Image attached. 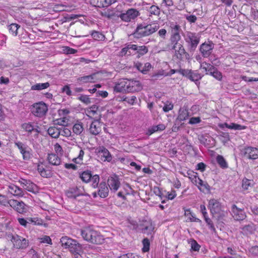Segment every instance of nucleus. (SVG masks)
I'll use <instances>...</instances> for the list:
<instances>
[{"instance_id":"nucleus-1","label":"nucleus","mask_w":258,"mask_h":258,"mask_svg":"<svg viewBox=\"0 0 258 258\" xmlns=\"http://www.w3.org/2000/svg\"><path fill=\"white\" fill-rule=\"evenodd\" d=\"M143 88L140 82H120L115 84L114 91L115 92H139Z\"/></svg>"},{"instance_id":"nucleus-2","label":"nucleus","mask_w":258,"mask_h":258,"mask_svg":"<svg viewBox=\"0 0 258 258\" xmlns=\"http://www.w3.org/2000/svg\"><path fill=\"white\" fill-rule=\"evenodd\" d=\"M159 28V25L158 24H140L137 26L134 33V35L138 38L148 36L157 31Z\"/></svg>"},{"instance_id":"nucleus-3","label":"nucleus","mask_w":258,"mask_h":258,"mask_svg":"<svg viewBox=\"0 0 258 258\" xmlns=\"http://www.w3.org/2000/svg\"><path fill=\"white\" fill-rule=\"evenodd\" d=\"M200 36L196 33L187 31L184 35V38L187 44L188 50L192 52L195 51L200 41Z\"/></svg>"},{"instance_id":"nucleus-4","label":"nucleus","mask_w":258,"mask_h":258,"mask_svg":"<svg viewBox=\"0 0 258 258\" xmlns=\"http://www.w3.org/2000/svg\"><path fill=\"white\" fill-rule=\"evenodd\" d=\"M174 73H178L180 75L186 77V79L189 80L190 76H191V70L188 69H172L170 71L169 74L166 73L164 70H159L154 73L152 76L156 78V79H162L161 78L163 76H166L168 75H172Z\"/></svg>"},{"instance_id":"nucleus-5","label":"nucleus","mask_w":258,"mask_h":258,"mask_svg":"<svg viewBox=\"0 0 258 258\" xmlns=\"http://www.w3.org/2000/svg\"><path fill=\"white\" fill-rule=\"evenodd\" d=\"M79 177L84 182H91V186L94 188H97L100 181V177L98 174L93 175L92 172L88 170L80 173Z\"/></svg>"},{"instance_id":"nucleus-6","label":"nucleus","mask_w":258,"mask_h":258,"mask_svg":"<svg viewBox=\"0 0 258 258\" xmlns=\"http://www.w3.org/2000/svg\"><path fill=\"white\" fill-rule=\"evenodd\" d=\"M32 114L35 116L42 117L45 116L48 111V106L43 102L34 103L31 108Z\"/></svg>"},{"instance_id":"nucleus-7","label":"nucleus","mask_w":258,"mask_h":258,"mask_svg":"<svg viewBox=\"0 0 258 258\" xmlns=\"http://www.w3.org/2000/svg\"><path fill=\"white\" fill-rule=\"evenodd\" d=\"M11 241L13 244V247L17 249H24L29 245L28 239L17 234L12 236Z\"/></svg>"},{"instance_id":"nucleus-8","label":"nucleus","mask_w":258,"mask_h":258,"mask_svg":"<svg viewBox=\"0 0 258 258\" xmlns=\"http://www.w3.org/2000/svg\"><path fill=\"white\" fill-rule=\"evenodd\" d=\"M67 196L70 199H76L79 196H86L83 186H76L69 188L66 191Z\"/></svg>"},{"instance_id":"nucleus-9","label":"nucleus","mask_w":258,"mask_h":258,"mask_svg":"<svg viewBox=\"0 0 258 258\" xmlns=\"http://www.w3.org/2000/svg\"><path fill=\"white\" fill-rule=\"evenodd\" d=\"M241 155L246 159L255 160L258 158V149L252 147H246L241 150Z\"/></svg>"},{"instance_id":"nucleus-10","label":"nucleus","mask_w":258,"mask_h":258,"mask_svg":"<svg viewBox=\"0 0 258 258\" xmlns=\"http://www.w3.org/2000/svg\"><path fill=\"white\" fill-rule=\"evenodd\" d=\"M101 114H99L98 118L94 119V120L92 121L89 127V132L92 135H98L101 132Z\"/></svg>"},{"instance_id":"nucleus-11","label":"nucleus","mask_w":258,"mask_h":258,"mask_svg":"<svg viewBox=\"0 0 258 258\" xmlns=\"http://www.w3.org/2000/svg\"><path fill=\"white\" fill-rule=\"evenodd\" d=\"M98 189L97 192L92 193L93 198H97L99 196L101 198H105L108 196L109 188L105 182L102 181L98 184Z\"/></svg>"},{"instance_id":"nucleus-12","label":"nucleus","mask_w":258,"mask_h":258,"mask_svg":"<svg viewBox=\"0 0 258 258\" xmlns=\"http://www.w3.org/2000/svg\"><path fill=\"white\" fill-rule=\"evenodd\" d=\"M140 13L135 9H128L125 13L121 14L119 15L120 19L125 22H128L131 20H134L139 16Z\"/></svg>"},{"instance_id":"nucleus-13","label":"nucleus","mask_w":258,"mask_h":258,"mask_svg":"<svg viewBox=\"0 0 258 258\" xmlns=\"http://www.w3.org/2000/svg\"><path fill=\"white\" fill-rule=\"evenodd\" d=\"M209 208L213 217H216V215L221 212V204L215 199H211L209 202Z\"/></svg>"},{"instance_id":"nucleus-14","label":"nucleus","mask_w":258,"mask_h":258,"mask_svg":"<svg viewBox=\"0 0 258 258\" xmlns=\"http://www.w3.org/2000/svg\"><path fill=\"white\" fill-rule=\"evenodd\" d=\"M231 214L235 220L239 221L244 219L246 216L244 211L238 208L235 205H233L231 207Z\"/></svg>"},{"instance_id":"nucleus-15","label":"nucleus","mask_w":258,"mask_h":258,"mask_svg":"<svg viewBox=\"0 0 258 258\" xmlns=\"http://www.w3.org/2000/svg\"><path fill=\"white\" fill-rule=\"evenodd\" d=\"M213 48V43H204L200 45V51L202 56L204 57H208L211 54Z\"/></svg>"},{"instance_id":"nucleus-16","label":"nucleus","mask_w":258,"mask_h":258,"mask_svg":"<svg viewBox=\"0 0 258 258\" xmlns=\"http://www.w3.org/2000/svg\"><path fill=\"white\" fill-rule=\"evenodd\" d=\"M172 49L174 50L176 56L179 60H182L184 56L187 59L189 57V54L185 51L183 44L177 45L175 47H172Z\"/></svg>"},{"instance_id":"nucleus-17","label":"nucleus","mask_w":258,"mask_h":258,"mask_svg":"<svg viewBox=\"0 0 258 258\" xmlns=\"http://www.w3.org/2000/svg\"><path fill=\"white\" fill-rule=\"evenodd\" d=\"M70 252L74 255L76 258H82V254L83 253V246L74 239V243L73 244Z\"/></svg>"},{"instance_id":"nucleus-18","label":"nucleus","mask_w":258,"mask_h":258,"mask_svg":"<svg viewBox=\"0 0 258 258\" xmlns=\"http://www.w3.org/2000/svg\"><path fill=\"white\" fill-rule=\"evenodd\" d=\"M91 238H89L88 242L94 244H101L104 242V239L102 235L98 231L93 230L91 234Z\"/></svg>"},{"instance_id":"nucleus-19","label":"nucleus","mask_w":258,"mask_h":258,"mask_svg":"<svg viewBox=\"0 0 258 258\" xmlns=\"http://www.w3.org/2000/svg\"><path fill=\"white\" fill-rule=\"evenodd\" d=\"M107 186L111 191L116 192L120 186V183L117 176L110 177L107 180Z\"/></svg>"},{"instance_id":"nucleus-20","label":"nucleus","mask_w":258,"mask_h":258,"mask_svg":"<svg viewBox=\"0 0 258 258\" xmlns=\"http://www.w3.org/2000/svg\"><path fill=\"white\" fill-rule=\"evenodd\" d=\"M98 153L100 155V159L103 161L110 162L112 160V156L109 151L103 146L97 148Z\"/></svg>"},{"instance_id":"nucleus-21","label":"nucleus","mask_w":258,"mask_h":258,"mask_svg":"<svg viewBox=\"0 0 258 258\" xmlns=\"http://www.w3.org/2000/svg\"><path fill=\"white\" fill-rule=\"evenodd\" d=\"M8 192L16 197H23L24 192L22 188L14 184L8 186Z\"/></svg>"},{"instance_id":"nucleus-22","label":"nucleus","mask_w":258,"mask_h":258,"mask_svg":"<svg viewBox=\"0 0 258 258\" xmlns=\"http://www.w3.org/2000/svg\"><path fill=\"white\" fill-rule=\"evenodd\" d=\"M20 182L24 185L25 189L29 191L35 192L37 189V185L29 180L22 179Z\"/></svg>"},{"instance_id":"nucleus-23","label":"nucleus","mask_w":258,"mask_h":258,"mask_svg":"<svg viewBox=\"0 0 258 258\" xmlns=\"http://www.w3.org/2000/svg\"><path fill=\"white\" fill-rule=\"evenodd\" d=\"M141 226L142 232L147 235L151 234L154 229V226L150 221H145Z\"/></svg>"},{"instance_id":"nucleus-24","label":"nucleus","mask_w":258,"mask_h":258,"mask_svg":"<svg viewBox=\"0 0 258 258\" xmlns=\"http://www.w3.org/2000/svg\"><path fill=\"white\" fill-rule=\"evenodd\" d=\"M47 160L49 164L54 166L59 165L61 163L60 158L57 155L54 153L49 154L48 155Z\"/></svg>"},{"instance_id":"nucleus-25","label":"nucleus","mask_w":258,"mask_h":258,"mask_svg":"<svg viewBox=\"0 0 258 258\" xmlns=\"http://www.w3.org/2000/svg\"><path fill=\"white\" fill-rule=\"evenodd\" d=\"M60 242L62 246L69 248L70 250L72 248L73 244L74 243V239L64 236L61 238Z\"/></svg>"},{"instance_id":"nucleus-26","label":"nucleus","mask_w":258,"mask_h":258,"mask_svg":"<svg viewBox=\"0 0 258 258\" xmlns=\"http://www.w3.org/2000/svg\"><path fill=\"white\" fill-rule=\"evenodd\" d=\"M208 68H209L208 72L207 74H209L214 77V78L218 80H220L222 78V75L221 72L218 71L216 69L214 68L212 66L209 64Z\"/></svg>"},{"instance_id":"nucleus-27","label":"nucleus","mask_w":258,"mask_h":258,"mask_svg":"<svg viewBox=\"0 0 258 258\" xmlns=\"http://www.w3.org/2000/svg\"><path fill=\"white\" fill-rule=\"evenodd\" d=\"M136 68L143 74H146L151 68L150 63L146 62L144 65L141 62H138L135 64Z\"/></svg>"},{"instance_id":"nucleus-28","label":"nucleus","mask_w":258,"mask_h":258,"mask_svg":"<svg viewBox=\"0 0 258 258\" xmlns=\"http://www.w3.org/2000/svg\"><path fill=\"white\" fill-rule=\"evenodd\" d=\"M189 116L188 110L185 108H181L179 110V114L176 120V122L184 121Z\"/></svg>"},{"instance_id":"nucleus-29","label":"nucleus","mask_w":258,"mask_h":258,"mask_svg":"<svg viewBox=\"0 0 258 258\" xmlns=\"http://www.w3.org/2000/svg\"><path fill=\"white\" fill-rule=\"evenodd\" d=\"M170 27L171 29L170 37H181L180 33L182 30L179 25L171 24Z\"/></svg>"},{"instance_id":"nucleus-30","label":"nucleus","mask_w":258,"mask_h":258,"mask_svg":"<svg viewBox=\"0 0 258 258\" xmlns=\"http://www.w3.org/2000/svg\"><path fill=\"white\" fill-rule=\"evenodd\" d=\"M255 230V225L253 223L245 225L242 228V232L246 235L253 233Z\"/></svg>"},{"instance_id":"nucleus-31","label":"nucleus","mask_w":258,"mask_h":258,"mask_svg":"<svg viewBox=\"0 0 258 258\" xmlns=\"http://www.w3.org/2000/svg\"><path fill=\"white\" fill-rule=\"evenodd\" d=\"M93 230L90 227H86L81 230V235L84 240L88 242Z\"/></svg>"},{"instance_id":"nucleus-32","label":"nucleus","mask_w":258,"mask_h":258,"mask_svg":"<svg viewBox=\"0 0 258 258\" xmlns=\"http://www.w3.org/2000/svg\"><path fill=\"white\" fill-rule=\"evenodd\" d=\"M165 129V126L163 124H159L157 125H153L148 130L147 135H151L157 131H162Z\"/></svg>"},{"instance_id":"nucleus-33","label":"nucleus","mask_w":258,"mask_h":258,"mask_svg":"<svg viewBox=\"0 0 258 258\" xmlns=\"http://www.w3.org/2000/svg\"><path fill=\"white\" fill-rule=\"evenodd\" d=\"M134 46L136 47V48H134V50L137 51V52L138 54L137 56L138 58L146 54L148 51V47L145 45L138 46L134 44Z\"/></svg>"},{"instance_id":"nucleus-34","label":"nucleus","mask_w":258,"mask_h":258,"mask_svg":"<svg viewBox=\"0 0 258 258\" xmlns=\"http://www.w3.org/2000/svg\"><path fill=\"white\" fill-rule=\"evenodd\" d=\"M134 48H136L134 44H126L125 46L123 47L119 52V56H123L126 54L131 55V52L129 51L130 49L134 50Z\"/></svg>"},{"instance_id":"nucleus-35","label":"nucleus","mask_w":258,"mask_h":258,"mask_svg":"<svg viewBox=\"0 0 258 258\" xmlns=\"http://www.w3.org/2000/svg\"><path fill=\"white\" fill-rule=\"evenodd\" d=\"M48 134L53 138H57L60 135L59 128L55 126H50L47 130Z\"/></svg>"},{"instance_id":"nucleus-36","label":"nucleus","mask_w":258,"mask_h":258,"mask_svg":"<svg viewBox=\"0 0 258 258\" xmlns=\"http://www.w3.org/2000/svg\"><path fill=\"white\" fill-rule=\"evenodd\" d=\"M90 3L96 7L104 8L108 7L106 0H90Z\"/></svg>"},{"instance_id":"nucleus-37","label":"nucleus","mask_w":258,"mask_h":258,"mask_svg":"<svg viewBox=\"0 0 258 258\" xmlns=\"http://www.w3.org/2000/svg\"><path fill=\"white\" fill-rule=\"evenodd\" d=\"M20 28V26L16 23H12L8 26V29L10 33L13 36H17L18 34V30Z\"/></svg>"},{"instance_id":"nucleus-38","label":"nucleus","mask_w":258,"mask_h":258,"mask_svg":"<svg viewBox=\"0 0 258 258\" xmlns=\"http://www.w3.org/2000/svg\"><path fill=\"white\" fill-rule=\"evenodd\" d=\"M28 221L29 222V227L31 224L33 225H42L43 223V221L38 217L28 218Z\"/></svg>"},{"instance_id":"nucleus-39","label":"nucleus","mask_w":258,"mask_h":258,"mask_svg":"<svg viewBox=\"0 0 258 258\" xmlns=\"http://www.w3.org/2000/svg\"><path fill=\"white\" fill-rule=\"evenodd\" d=\"M216 161L221 168H226L228 167L227 163L222 156L218 155L216 157Z\"/></svg>"},{"instance_id":"nucleus-40","label":"nucleus","mask_w":258,"mask_h":258,"mask_svg":"<svg viewBox=\"0 0 258 258\" xmlns=\"http://www.w3.org/2000/svg\"><path fill=\"white\" fill-rule=\"evenodd\" d=\"M84 130L82 123L78 122L75 123L73 127V132L77 135H80Z\"/></svg>"},{"instance_id":"nucleus-41","label":"nucleus","mask_w":258,"mask_h":258,"mask_svg":"<svg viewBox=\"0 0 258 258\" xmlns=\"http://www.w3.org/2000/svg\"><path fill=\"white\" fill-rule=\"evenodd\" d=\"M49 86L48 82L45 83H39L36 85H33L31 87V90H41L48 88Z\"/></svg>"},{"instance_id":"nucleus-42","label":"nucleus","mask_w":258,"mask_h":258,"mask_svg":"<svg viewBox=\"0 0 258 258\" xmlns=\"http://www.w3.org/2000/svg\"><path fill=\"white\" fill-rule=\"evenodd\" d=\"M181 39V37H170V41L171 44L172 45V47H175L177 46V45L182 44Z\"/></svg>"},{"instance_id":"nucleus-43","label":"nucleus","mask_w":258,"mask_h":258,"mask_svg":"<svg viewBox=\"0 0 258 258\" xmlns=\"http://www.w3.org/2000/svg\"><path fill=\"white\" fill-rule=\"evenodd\" d=\"M199 186H197L198 188L203 192H204L205 190H210V186L207 183V182H205L201 179V182H199Z\"/></svg>"},{"instance_id":"nucleus-44","label":"nucleus","mask_w":258,"mask_h":258,"mask_svg":"<svg viewBox=\"0 0 258 258\" xmlns=\"http://www.w3.org/2000/svg\"><path fill=\"white\" fill-rule=\"evenodd\" d=\"M188 243L190 244L191 249L192 250L198 251L200 250L201 246L195 239H190L188 241Z\"/></svg>"},{"instance_id":"nucleus-45","label":"nucleus","mask_w":258,"mask_h":258,"mask_svg":"<svg viewBox=\"0 0 258 258\" xmlns=\"http://www.w3.org/2000/svg\"><path fill=\"white\" fill-rule=\"evenodd\" d=\"M91 35L96 40L102 41L105 39V36L102 33L98 31H93L92 32Z\"/></svg>"},{"instance_id":"nucleus-46","label":"nucleus","mask_w":258,"mask_h":258,"mask_svg":"<svg viewBox=\"0 0 258 258\" xmlns=\"http://www.w3.org/2000/svg\"><path fill=\"white\" fill-rule=\"evenodd\" d=\"M98 109V107L96 105H93L90 107L86 109L85 111H86L88 114L92 115L95 116L96 114H97V110Z\"/></svg>"},{"instance_id":"nucleus-47","label":"nucleus","mask_w":258,"mask_h":258,"mask_svg":"<svg viewBox=\"0 0 258 258\" xmlns=\"http://www.w3.org/2000/svg\"><path fill=\"white\" fill-rule=\"evenodd\" d=\"M6 202L7 203L3 204L4 206L7 207L9 205L14 209H16L19 202L15 200H8L7 198L6 197Z\"/></svg>"},{"instance_id":"nucleus-48","label":"nucleus","mask_w":258,"mask_h":258,"mask_svg":"<svg viewBox=\"0 0 258 258\" xmlns=\"http://www.w3.org/2000/svg\"><path fill=\"white\" fill-rule=\"evenodd\" d=\"M143 247L142 251L144 252H148L150 249V242L149 240L147 238H144L142 241Z\"/></svg>"},{"instance_id":"nucleus-49","label":"nucleus","mask_w":258,"mask_h":258,"mask_svg":"<svg viewBox=\"0 0 258 258\" xmlns=\"http://www.w3.org/2000/svg\"><path fill=\"white\" fill-rule=\"evenodd\" d=\"M202 79V75L197 72V71H192L191 76H190L189 80L190 81H199Z\"/></svg>"},{"instance_id":"nucleus-50","label":"nucleus","mask_w":258,"mask_h":258,"mask_svg":"<svg viewBox=\"0 0 258 258\" xmlns=\"http://www.w3.org/2000/svg\"><path fill=\"white\" fill-rule=\"evenodd\" d=\"M219 138L224 144L227 143L230 140L229 135L228 133L222 132L219 136Z\"/></svg>"},{"instance_id":"nucleus-51","label":"nucleus","mask_w":258,"mask_h":258,"mask_svg":"<svg viewBox=\"0 0 258 258\" xmlns=\"http://www.w3.org/2000/svg\"><path fill=\"white\" fill-rule=\"evenodd\" d=\"M252 185V181L247 178H244L242 182V187L244 190H247L249 188V187H251Z\"/></svg>"},{"instance_id":"nucleus-52","label":"nucleus","mask_w":258,"mask_h":258,"mask_svg":"<svg viewBox=\"0 0 258 258\" xmlns=\"http://www.w3.org/2000/svg\"><path fill=\"white\" fill-rule=\"evenodd\" d=\"M204 217L206 222L209 226V229L213 232H216V229L211 219L208 217V215Z\"/></svg>"},{"instance_id":"nucleus-53","label":"nucleus","mask_w":258,"mask_h":258,"mask_svg":"<svg viewBox=\"0 0 258 258\" xmlns=\"http://www.w3.org/2000/svg\"><path fill=\"white\" fill-rule=\"evenodd\" d=\"M149 12L151 15L156 16L159 15L160 12L159 7L154 5L150 7Z\"/></svg>"},{"instance_id":"nucleus-54","label":"nucleus","mask_w":258,"mask_h":258,"mask_svg":"<svg viewBox=\"0 0 258 258\" xmlns=\"http://www.w3.org/2000/svg\"><path fill=\"white\" fill-rule=\"evenodd\" d=\"M229 127V129L234 130H243L246 128V126H245L241 125L240 124H236L235 123H231L230 126Z\"/></svg>"},{"instance_id":"nucleus-55","label":"nucleus","mask_w":258,"mask_h":258,"mask_svg":"<svg viewBox=\"0 0 258 258\" xmlns=\"http://www.w3.org/2000/svg\"><path fill=\"white\" fill-rule=\"evenodd\" d=\"M60 135H62L64 137H70L71 135V131L66 127H62L59 128Z\"/></svg>"},{"instance_id":"nucleus-56","label":"nucleus","mask_w":258,"mask_h":258,"mask_svg":"<svg viewBox=\"0 0 258 258\" xmlns=\"http://www.w3.org/2000/svg\"><path fill=\"white\" fill-rule=\"evenodd\" d=\"M15 210L19 213H23L26 211L25 204L23 202H19Z\"/></svg>"},{"instance_id":"nucleus-57","label":"nucleus","mask_w":258,"mask_h":258,"mask_svg":"<svg viewBox=\"0 0 258 258\" xmlns=\"http://www.w3.org/2000/svg\"><path fill=\"white\" fill-rule=\"evenodd\" d=\"M22 127L26 132L31 133L34 130L33 125L30 123H24L22 125Z\"/></svg>"},{"instance_id":"nucleus-58","label":"nucleus","mask_w":258,"mask_h":258,"mask_svg":"<svg viewBox=\"0 0 258 258\" xmlns=\"http://www.w3.org/2000/svg\"><path fill=\"white\" fill-rule=\"evenodd\" d=\"M81 102L87 105L91 103V101L90 99L87 95H81L78 98Z\"/></svg>"},{"instance_id":"nucleus-59","label":"nucleus","mask_w":258,"mask_h":258,"mask_svg":"<svg viewBox=\"0 0 258 258\" xmlns=\"http://www.w3.org/2000/svg\"><path fill=\"white\" fill-rule=\"evenodd\" d=\"M15 145L18 148L21 154L27 149V147L22 142H16Z\"/></svg>"},{"instance_id":"nucleus-60","label":"nucleus","mask_w":258,"mask_h":258,"mask_svg":"<svg viewBox=\"0 0 258 258\" xmlns=\"http://www.w3.org/2000/svg\"><path fill=\"white\" fill-rule=\"evenodd\" d=\"M53 175V173L49 169H45L43 172H42L41 176L44 178H50Z\"/></svg>"},{"instance_id":"nucleus-61","label":"nucleus","mask_w":258,"mask_h":258,"mask_svg":"<svg viewBox=\"0 0 258 258\" xmlns=\"http://www.w3.org/2000/svg\"><path fill=\"white\" fill-rule=\"evenodd\" d=\"M191 182L197 186H199V182H201V179H200L197 175H193L189 177Z\"/></svg>"},{"instance_id":"nucleus-62","label":"nucleus","mask_w":258,"mask_h":258,"mask_svg":"<svg viewBox=\"0 0 258 258\" xmlns=\"http://www.w3.org/2000/svg\"><path fill=\"white\" fill-rule=\"evenodd\" d=\"M18 221L21 225L25 227H29V222L28 221V218L25 219L23 218H18Z\"/></svg>"},{"instance_id":"nucleus-63","label":"nucleus","mask_w":258,"mask_h":258,"mask_svg":"<svg viewBox=\"0 0 258 258\" xmlns=\"http://www.w3.org/2000/svg\"><path fill=\"white\" fill-rule=\"evenodd\" d=\"M216 219L218 221V222H222L224 220V217L226 216V213L224 212H220V213L217 214L216 215Z\"/></svg>"},{"instance_id":"nucleus-64","label":"nucleus","mask_w":258,"mask_h":258,"mask_svg":"<svg viewBox=\"0 0 258 258\" xmlns=\"http://www.w3.org/2000/svg\"><path fill=\"white\" fill-rule=\"evenodd\" d=\"M54 149L56 153L57 154L56 155H58V154L62 155V154H63L62 149L61 147L60 146V145L58 143H56L54 145Z\"/></svg>"}]
</instances>
